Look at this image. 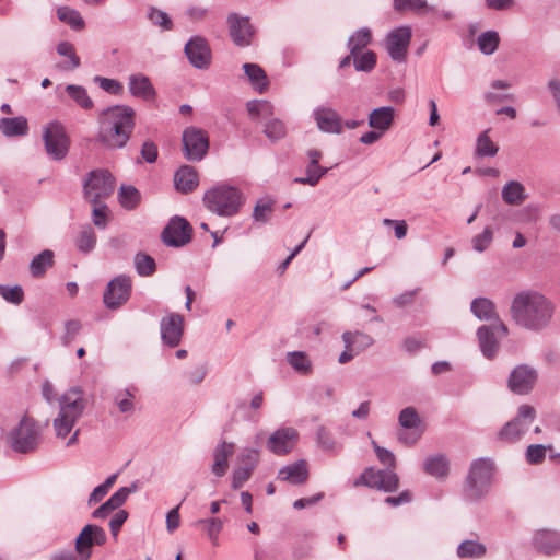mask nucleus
<instances>
[{
  "label": "nucleus",
  "instance_id": "nucleus-1",
  "mask_svg": "<svg viewBox=\"0 0 560 560\" xmlns=\"http://www.w3.org/2000/svg\"><path fill=\"white\" fill-rule=\"evenodd\" d=\"M510 313L518 327L532 332H542L551 327L556 304L538 291L524 290L513 298Z\"/></svg>",
  "mask_w": 560,
  "mask_h": 560
},
{
  "label": "nucleus",
  "instance_id": "nucleus-2",
  "mask_svg": "<svg viewBox=\"0 0 560 560\" xmlns=\"http://www.w3.org/2000/svg\"><path fill=\"white\" fill-rule=\"evenodd\" d=\"M136 112L127 105L105 108L100 116L97 141L108 149H122L135 129Z\"/></svg>",
  "mask_w": 560,
  "mask_h": 560
},
{
  "label": "nucleus",
  "instance_id": "nucleus-3",
  "mask_svg": "<svg viewBox=\"0 0 560 560\" xmlns=\"http://www.w3.org/2000/svg\"><path fill=\"white\" fill-rule=\"evenodd\" d=\"M377 459L385 466V469L365 468L361 476L354 481V486L361 485L369 488H375L385 492H394L399 487V478L395 472L396 457L389 450L380 446L375 441L372 442Z\"/></svg>",
  "mask_w": 560,
  "mask_h": 560
},
{
  "label": "nucleus",
  "instance_id": "nucleus-4",
  "mask_svg": "<svg viewBox=\"0 0 560 560\" xmlns=\"http://www.w3.org/2000/svg\"><path fill=\"white\" fill-rule=\"evenodd\" d=\"M58 404L59 412L52 425L56 436L65 439L85 410L86 400L83 389L79 386L71 387L59 397Z\"/></svg>",
  "mask_w": 560,
  "mask_h": 560
},
{
  "label": "nucleus",
  "instance_id": "nucleus-5",
  "mask_svg": "<svg viewBox=\"0 0 560 560\" xmlns=\"http://www.w3.org/2000/svg\"><path fill=\"white\" fill-rule=\"evenodd\" d=\"M205 207L219 217H234L245 202L243 192L230 185H219L203 195Z\"/></svg>",
  "mask_w": 560,
  "mask_h": 560
},
{
  "label": "nucleus",
  "instance_id": "nucleus-6",
  "mask_svg": "<svg viewBox=\"0 0 560 560\" xmlns=\"http://www.w3.org/2000/svg\"><path fill=\"white\" fill-rule=\"evenodd\" d=\"M494 474V464L490 458L475 459L469 468L464 495L466 500L477 502L490 491Z\"/></svg>",
  "mask_w": 560,
  "mask_h": 560
},
{
  "label": "nucleus",
  "instance_id": "nucleus-7",
  "mask_svg": "<svg viewBox=\"0 0 560 560\" xmlns=\"http://www.w3.org/2000/svg\"><path fill=\"white\" fill-rule=\"evenodd\" d=\"M40 430L37 423L24 416L19 424L7 434V444L16 453L27 454L35 451L39 444Z\"/></svg>",
  "mask_w": 560,
  "mask_h": 560
},
{
  "label": "nucleus",
  "instance_id": "nucleus-8",
  "mask_svg": "<svg viewBox=\"0 0 560 560\" xmlns=\"http://www.w3.org/2000/svg\"><path fill=\"white\" fill-rule=\"evenodd\" d=\"M115 189V178L107 170L91 171L83 183L84 198L90 203L103 201Z\"/></svg>",
  "mask_w": 560,
  "mask_h": 560
},
{
  "label": "nucleus",
  "instance_id": "nucleus-9",
  "mask_svg": "<svg viewBox=\"0 0 560 560\" xmlns=\"http://www.w3.org/2000/svg\"><path fill=\"white\" fill-rule=\"evenodd\" d=\"M535 417L536 410L533 406L521 405L516 416L498 432V440L506 444L516 443L527 432Z\"/></svg>",
  "mask_w": 560,
  "mask_h": 560
},
{
  "label": "nucleus",
  "instance_id": "nucleus-10",
  "mask_svg": "<svg viewBox=\"0 0 560 560\" xmlns=\"http://www.w3.org/2000/svg\"><path fill=\"white\" fill-rule=\"evenodd\" d=\"M43 141L47 155L55 160H63L70 149V139L65 127L58 121H51L43 128Z\"/></svg>",
  "mask_w": 560,
  "mask_h": 560
},
{
  "label": "nucleus",
  "instance_id": "nucleus-11",
  "mask_svg": "<svg viewBox=\"0 0 560 560\" xmlns=\"http://www.w3.org/2000/svg\"><path fill=\"white\" fill-rule=\"evenodd\" d=\"M508 334L509 329L502 320L480 326L477 330V338L482 354L487 359L494 358L500 348V339L506 337Z\"/></svg>",
  "mask_w": 560,
  "mask_h": 560
},
{
  "label": "nucleus",
  "instance_id": "nucleus-12",
  "mask_svg": "<svg viewBox=\"0 0 560 560\" xmlns=\"http://www.w3.org/2000/svg\"><path fill=\"white\" fill-rule=\"evenodd\" d=\"M184 154L187 160L201 161L209 149V138L205 130L197 127H188L183 132Z\"/></svg>",
  "mask_w": 560,
  "mask_h": 560
},
{
  "label": "nucleus",
  "instance_id": "nucleus-13",
  "mask_svg": "<svg viewBox=\"0 0 560 560\" xmlns=\"http://www.w3.org/2000/svg\"><path fill=\"white\" fill-rule=\"evenodd\" d=\"M192 228L190 223L178 215L173 217L161 233L163 243L171 247H182L191 240Z\"/></svg>",
  "mask_w": 560,
  "mask_h": 560
},
{
  "label": "nucleus",
  "instance_id": "nucleus-14",
  "mask_svg": "<svg viewBox=\"0 0 560 560\" xmlns=\"http://www.w3.org/2000/svg\"><path fill=\"white\" fill-rule=\"evenodd\" d=\"M130 294V277L119 275L108 282L103 295V301L107 308L116 310L124 305L129 300Z\"/></svg>",
  "mask_w": 560,
  "mask_h": 560
},
{
  "label": "nucleus",
  "instance_id": "nucleus-15",
  "mask_svg": "<svg viewBox=\"0 0 560 560\" xmlns=\"http://www.w3.org/2000/svg\"><path fill=\"white\" fill-rule=\"evenodd\" d=\"M537 378L538 372L535 368L520 364L511 371L508 387L516 395H527L533 390Z\"/></svg>",
  "mask_w": 560,
  "mask_h": 560
},
{
  "label": "nucleus",
  "instance_id": "nucleus-16",
  "mask_svg": "<svg viewBox=\"0 0 560 560\" xmlns=\"http://www.w3.org/2000/svg\"><path fill=\"white\" fill-rule=\"evenodd\" d=\"M106 542L105 530L94 524L85 525L75 538V551L80 556V560H89L91 558V548L102 546Z\"/></svg>",
  "mask_w": 560,
  "mask_h": 560
},
{
  "label": "nucleus",
  "instance_id": "nucleus-17",
  "mask_svg": "<svg viewBox=\"0 0 560 560\" xmlns=\"http://www.w3.org/2000/svg\"><path fill=\"white\" fill-rule=\"evenodd\" d=\"M411 36L412 33L409 26H400L388 33L386 49L394 61L402 62L406 60Z\"/></svg>",
  "mask_w": 560,
  "mask_h": 560
},
{
  "label": "nucleus",
  "instance_id": "nucleus-18",
  "mask_svg": "<svg viewBox=\"0 0 560 560\" xmlns=\"http://www.w3.org/2000/svg\"><path fill=\"white\" fill-rule=\"evenodd\" d=\"M184 51L192 67L201 70L210 67L212 57L211 48L203 37H191L186 43Z\"/></svg>",
  "mask_w": 560,
  "mask_h": 560
},
{
  "label": "nucleus",
  "instance_id": "nucleus-19",
  "mask_svg": "<svg viewBox=\"0 0 560 560\" xmlns=\"http://www.w3.org/2000/svg\"><path fill=\"white\" fill-rule=\"evenodd\" d=\"M160 328L163 342L171 348L177 347L184 332V318L177 313H171L161 319Z\"/></svg>",
  "mask_w": 560,
  "mask_h": 560
},
{
  "label": "nucleus",
  "instance_id": "nucleus-20",
  "mask_svg": "<svg viewBox=\"0 0 560 560\" xmlns=\"http://www.w3.org/2000/svg\"><path fill=\"white\" fill-rule=\"evenodd\" d=\"M298 438L299 433L294 428H281L269 436L267 446L276 455H285L293 448Z\"/></svg>",
  "mask_w": 560,
  "mask_h": 560
},
{
  "label": "nucleus",
  "instance_id": "nucleus-21",
  "mask_svg": "<svg viewBox=\"0 0 560 560\" xmlns=\"http://www.w3.org/2000/svg\"><path fill=\"white\" fill-rule=\"evenodd\" d=\"M137 490L138 481H133L129 487L119 488L106 502L94 510L92 516L94 518L107 517L113 511L126 502L129 494L136 492Z\"/></svg>",
  "mask_w": 560,
  "mask_h": 560
},
{
  "label": "nucleus",
  "instance_id": "nucleus-22",
  "mask_svg": "<svg viewBox=\"0 0 560 560\" xmlns=\"http://www.w3.org/2000/svg\"><path fill=\"white\" fill-rule=\"evenodd\" d=\"M230 36L237 46H247L253 36V27L248 18H241L236 13H231L228 18Z\"/></svg>",
  "mask_w": 560,
  "mask_h": 560
},
{
  "label": "nucleus",
  "instance_id": "nucleus-23",
  "mask_svg": "<svg viewBox=\"0 0 560 560\" xmlns=\"http://www.w3.org/2000/svg\"><path fill=\"white\" fill-rule=\"evenodd\" d=\"M314 118L320 131L337 135L342 132V120L335 109L329 107L317 108L314 112Z\"/></svg>",
  "mask_w": 560,
  "mask_h": 560
},
{
  "label": "nucleus",
  "instance_id": "nucleus-24",
  "mask_svg": "<svg viewBox=\"0 0 560 560\" xmlns=\"http://www.w3.org/2000/svg\"><path fill=\"white\" fill-rule=\"evenodd\" d=\"M277 478L281 481H287L295 486L305 483L308 479V469L306 460L299 459L292 464L283 466L278 471Z\"/></svg>",
  "mask_w": 560,
  "mask_h": 560
},
{
  "label": "nucleus",
  "instance_id": "nucleus-25",
  "mask_svg": "<svg viewBox=\"0 0 560 560\" xmlns=\"http://www.w3.org/2000/svg\"><path fill=\"white\" fill-rule=\"evenodd\" d=\"M535 549L544 555L560 551V533L550 529L537 530L533 537Z\"/></svg>",
  "mask_w": 560,
  "mask_h": 560
},
{
  "label": "nucleus",
  "instance_id": "nucleus-26",
  "mask_svg": "<svg viewBox=\"0 0 560 560\" xmlns=\"http://www.w3.org/2000/svg\"><path fill=\"white\" fill-rule=\"evenodd\" d=\"M198 173L190 165H183L174 175V185L177 191L188 194L198 186Z\"/></svg>",
  "mask_w": 560,
  "mask_h": 560
},
{
  "label": "nucleus",
  "instance_id": "nucleus-27",
  "mask_svg": "<svg viewBox=\"0 0 560 560\" xmlns=\"http://www.w3.org/2000/svg\"><path fill=\"white\" fill-rule=\"evenodd\" d=\"M234 453V444L223 441L213 451L212 472L217 477H223L229 468V457Z\"/></svg>",
  "mask_w": 560,
  "mask_h": 560
},
{
  "label": "nucleus",
  "instance_id": "nucleus-28",
  "mask_svg": "<svg viewBox=\"0 0 560 560\" xmlns=\"http://www.w3.org/2000/svg\"><path fill=\"white\" fill-rule=\"evenodd\" d=\"M395 109L392 106H382L373 109L369 115V126L385 133L394 122Z\"/></svg>",
  "mask_w": 560,
  "mask_h": 560
},
{
  "label": "nucleus",
  "instance_id": "nucleus-29",
  "mask_svg": "<svg viewBox=\"0 0 560 560\" xmlns=\"http://www.w3.org/2000/svg\"><path fill=\"white\" fill-rule=\"evenodd\" d=\"M471 313L480 320L498 323L499 317L494 303L487 298H476L470 304Z\"/></svg>",
  "mask_w": 560,
  "mask_h": 560
},
{
  "label": "nucleus",
  "instance_id": "nucleus-30",
  "mask_svg": "<svg viewBox=\"0 0 560 560\" xmlns=\"http://www.w3.org/2000/svg\"><path fill=\"white\" fill-rule=\"evenodd\" d=\"M130 93L142 100L149 101L155 96V90L150 79L143 74H132L129 77Z\"/></svg>",
  "mask_w": 560,
  "mask_h": 560
},
{
  "label": "nucleus",
  "instance_id": "nucleus-31",
  "mask_svg": "<svg viewBox=\"0 0 560 560\" xmlns=\"http://www.w3.org/2000/svg\"><path fill=\"white\" fill-rule=\"evenodd\" d=\"M423 470L432 477L443 479L450 472V462L443 454L432 455L424 459Z\"/></svg>",
  "mask_w": 560,
  "mask_h": 560
},
{
  "label": "nucleus",
  "instance_id": "nucleus-32",
  "mask_svg": "<svg viewBox=\"0 0 560 560\" xmlns=\"http://www.w3.org/2000/svg\"><path fill=\"white\" fill-rule=\"evenodd\" d=\"M341 338L345 342V348L353 349L357 354L364 351L374 343V340L370 335L361 331H345Z\"/></svg>",
  "mask_w": 560,
  "mask_h": 560
},
{
  "label": "nucleus",
  "instance_id": "nucleus-33",
  "mask_svg": "<svg viewBox=\"0 0 560 560\" xmlns=\"http://www.w3.org/2000/svg\"><path fill=\"white\" fill-rule=\"evenodd\" d=\"M0 130L5 137H21L28 132L27 119L23 116L0 119Z\"/></svg>",
  "mask_w": 560,
  "mask_h": 560
},
{
  "label": "nucleus",
  "instance_id": "nucleus-34",
  "mask_svg": "<svg viewBox=\"0 0 560 560\" xmlns=\"http://www.w3.org/2000/svg\"><path fill=\"white\" fill-rule=\"evenodd\" d=\"M243 69L255 90L262 93L268 88V78L265 70L257 63H244Z\"/></svg>",
  "mask_w": 560,
  "mask_h": 560
},
{
  "label": "nucleus",
  "instance_id": "nucleus-35",
  "mask_svg": "<svg viewBox=\"0 0 560 560\" xmlns=\"http://www.w3.org/2000/svg\"><path fill=\"white\" fill-rule=\"evenodd\" d=\"M54 265V252L44 249L36 255L30 262V272L34 278H39L45 275L48 268Z\"/></svg>",
  "mask_w": 560,
  "mask_h": 560
},
{
  "label": "nucleus",
  "instance_id": "nucleus-36",
  "mask_svg": "<svg viewBox=\"0 0 560 560\" xmlns=\"http://www.w3.org/2000/svg\"><path fill=\"white\" fill-rule=\"evenodd\" d=\"M502 199L508 205L517 206L521 205L525 199V188L518 182H510L502 188Z\"/></svg>",
  "mask_w": 560,
  "mask_h": 560
},
{
  "label": "nucleus",
  "instance_id": "nucleus-37",
  "mask_svg": "<svg viewBox=\"0 0 560 560\" xmlns=\"http://www.w3.org/2000/svg\"><path fill=\"white\" fill-rule=\"evenodd\" d=\"M372 34L368 27H362L354 32L348 39V48L352 56L364 51L363 49L371 43Z\"/></svg>",
  "mask_w": 560,
  "mask_h": 560
},
{
  "label": "nucleus",
  "instance_id": "nucleus-38",
  "mask_svg": "<svg viewBox=\"0 0 560 560\" xmlns=\"http://www.w3.org/2000/svg\"><path fill=\"white\" fill-rule=\"evenodd\" d=\"M287 361L294 371L302 375H308L312 373V362L308 355L303 351L288 352Z\"/></svg>",
  "mask_w": 560,
  "mask_h": 560
},
{
  "label": "nucleus",
  "instance_id": "nucleus-39",
  "mask_svg": "<svg viewBox=\"0 0 560 560\" xmlns=\"http://www.w3.org/2000/svg\"><path fill=\"white\" fill-rule=\"evenodd\" d=\"M118 199L122 208L132 210L141 200L140 191L131 185H121L118 191Z\"/></svg>",
  "mask_w": 560,
  "mask_h": 560
},
{
  "label": "nucleus",
  "instance_id": "nucleus-40",
  "mask_svg": "<svg viewBox=\"0 0 560 560\" xmlns=\"http://www.w3.org/2000/svg\"><path fill=\"white\" fill-rule=\"evenodd\" d=\"M65 90L69 97L73 102H75L77 105L81 108L85 110L93 108L94 103L89 96L88 91L84 86L77 84H68Z\"/></svg>",
  "mask_w": 560,
  "mask_h": 560
},
{
  "label": "nucleus",
  "instance_id": "nucleus-41",
  "mask_svg": "<svg viewBox=\"0 0 560 560\" xmlns=\"http://www.w3.org/2000/svg\"><path fill=\"white\" fill-rule=\"evenodd\" d=\"M305 172L306 176L295 177L293 182L314 187L319 183L320 178L327 174L328 168L308 161Z\"/></svg>",
  "mask_w": 560,
  "mask_h": 560
},
{
  "label": "nucleus",
  "instance_id": "nucleus-42",
  "mask_svg": "<svg viewBox=\"0 0 560 560\" xmlns=\"http://www.w3.org/2000/svg\"><path fill=\"white\" fill-rule=\"evenodd\" d=\"M57 52L60 56L69 58V61L62 62L59 67L62 70H73L80 67L81 61L79 56L75 52L74 46L69 42H61L57 46Z\"/></svg>",
  "mask_w": 560,
  "mask_h": 560
},
{
  "label": "nucleus",
  "instance_id": "nucleus-43",
  "mask_svg": "<svg viewBox=\"0 0 560 560\" xmlns=\"http://www.w3.org/2000/svg\"><path fill=\"white\" fill-rule=\"evenodd\" d=\"M488 133L489 129L482 131L477 138L475 154L478 158L494 156L499 151V147L490 139Z\"/></svg>",
  "mask_w": 560,
  "mask_h": 560
},
{
  "label": "nucleus",
  "instance_id": "nucleus-44",
  "mask_svg": "<svg viewBox=\"0 0 560 560\" xmlns=\"http://www.w3.org/2000/svg\"><path fill=\"white\" fill-rule=\"evenodd\" d=\"M58 19L68 24L73 30H82L85 25L83 18L80 12L70 7H60L57 10Z\"/></svg>",
  "mask_w": 560,
  "mask_h": 560
},
{
  "label": "nucleus",
  "instance_id": "nucleus-45",
  "mask_svg": "<svg viewBox=\"0 0 560 560\" xmlns=\"http://www.w3.org/2000/svg\"><path fill=\"white\" fill-rule=\"evenodd\" d=\"M500 36L495 31L481 33L477 38V45L485 55H492L499 47Z\"/></svg>",
  "mask_w": 560,
  "mask_h": 560
},
{
  "label": "nucleus",
  "instance_id": "nucleus-46",
  "mask_svg": "<svg viewBox=\"0 0 560 560\" xmlns=\"http://www.w3.org/2000/svg\"><path fill=\"white\" fill-rule=\"evenodd\" d=\"M487 548L483 544L475 540H464L457 548L460 558H479L486 555Z\"/></svg>",
  "mask_w": 560,
  "mask_h": 560
},
{
  "label": "nucleus",
  "instance_id": "nucleus-47",
  "mask_svg": "<svg viewBox=\"0 0 560 560\" xmlns=\"http://www.w3.org/2000/svg\"><path fill=\"white\" fill-rule=\"evenodd\" d=\"M376 54L372 50H364L353 56V66L357 71L371 72L376 66Z\"/></svg>",
  "mask_w": 560,
  "mask_h": 560
},
{
  "label": "nucleus",
  "instance_id": "nucleus-48",
  "mask_svg": "<svg viewBox=\"0 0 560 560\" xmlns=\"http://www.w3.org/2000/svg\"><path fill=\"white\" fill-rule=\"evenodd\" d=\"M147 19L162 31H171L173 28V21L170 15L155 7H149Z\"/></svg>",
  "mask_w": 560,
  "mask_h": 560
},
{
  "label": "nucleus",
  "instance_id": "nucleus-49",
  "mask_svg": "<svg viewBox=\"0 0 560 560\" xmlns=\"http://www.w3.org/2000/svg\"><path fill=\"white\" fill-rule=\"evenodd\" d=\"M135 266L137 272L142 277H149L153 275L156 269L154 258L144 253H138L135 256Z\"/></svg>",
  "mask_w": 560,
  "mask_h": 560
},
{
  "label": "nucleus",
  "instance_id": "nucleus-50",
  "mask_svg": "<svg viewBox=\"0 0 560 560\" xmlns=\"http://www.w3.org/2000/svg\"><path fill=\"white\" fill-rule=\"evenodd\" d=\"M96 244V234L91 226L83 229L78 238L77 247L81 253H90Z\"/></svg>",
  "mask_w": 560,
  "mask_h": 560
},
{
  "label": "nucleus",
  "instance_id": "nucleus-51",
  "mask_svg": "<svg viewBox=\"0 0 560 560\" xmlns=\"http://www.w3.org/2000/svg\"><path fill=\"white\" fill-rule=\"evenodd\" d=\"M273 200L259 199L253 210V219L256 222H267L273 211Z\"/></svg>",
  "mask_w": 560,
  "mask_h": 560
},
{
  "label": "nucleus",
  "instance_id": "nucleus-52",
  "mask_svg": "<svg viewBox=\"0 0 560 560\" xmlns=\"http://www.w3.org/2000/svg\"><path fill=\"white\" fill-rule=\"evenodd\" d=\"M264 133L275 142L285 137L287 128L280 119L273 118L266 122Z\"/></svg>",
  "mask_w": 560,
  "mask_h": 560
},
{
  "label": "nucleus",
  "instance_id": "nucleus-53",
  "mask_svg": "<svg viewBox=\"0 0 560 560\" xmlns=\"http://www.w3.org/2000/svg\"><path fill=\"white\" fill-rule=\"evenodd\" d=\"M399 424L402 429L415 430L419 427L421 420L413 407H407L402 409L398 417Z\"/></svg>",
  "mask_w": 560,
  "mask_h": 560
},
{
  "label": "nucleus",
  "instance_id": "nucleus-54",
  "mask_svg": "<svg viewBox=\"0 0 560 560\" xmlns=\"http://www.w3.org/2000/svg\"><path fill=\"white\" fill-rule=\"evenodd\" d=\"M493 240V230L490 226L485 228L482 233L477 234L472 237L471 244L472 248L478 252H485Z\"/></svg>",
  "mask_w": 560,
  "mask_h": 560
},
{
  "label": "nucleus",
  "instance_id": "nucleus-55",
  "mask_svg": "<svg viewBox=\"0 0 560 560\" xmlns=\"http://www.w3.org/2000/svg\"><path fill=\"white\" fill-rule=\"evenodd\" d=\"M0 295L12 304H20L23 301L24 292L22 287L14 285L9 287L4 284H0Z\"/></svg>",
  "mask_w": 560,
  "mask_h": 560
},
{
  "label": "nucleus",
  "instance_id": "nucleus-56",
  "mask_svg": "<svg viewBox=\"0 0 560 560\" xmlns=\"http://www.w3.org/2000/svg\"><path fill=\"white\" fill-rule=\"evenodd\" d=\"M393 7L397 12H418L428 8L427 0H394Z\"/></svg>",
  "mask_w": 560,
  "mask_h": 560
},
{
  "label": "nucleus",
  "instance_id": "nucleus-57",
  "mask_svg": "<svg viewBox=\"0 0 560 560\" xmlns=\"http://www.w3.org/2000/svg\"><path fill=\"white\" fill-rule=\"evenodd\" d=\"M93 205L92 220L95 226L105 229L107 225L108 208L103 201H98Z\"/></svg>",
  "mask_w": 560,
  "mask_h": 560
},
{
  "label": "nucleus",
  "instance_id": "nucleus-58",
  "mask_svg": "<svg viewBox=\"0 0 560 560\" xmlns=\"http://www.w3.org/2000/svg\"><path fill=\"white\" fill-rule=\"evenodd\" d=\"M94 81L98 83L100 88L113 95H119L124 91V85L115 80L96 75Z\"/></svg>",
  "mask_w": 560,
  "mask_h": 560
},
{
  "label": "nucleus",
  "instance_id": "nucleus-59",
  "mask_svg": "<svg viewBox=\"0 0 560 560\" xmlns=\"http://www.w3.org/2000/svg\"><path fill=\"white\" fill-rule=\"evenodd\" d=\"M316 440L318 445L325 451H334L336 447V441L331 433L323 425L317 428Z\"/></svg>",
  "mask_w": 560,
  "mask_h": 560
},
{
  "label": "nucleus",
  "instance_id": "nucleus-60",
  "mask_svg": "<svg viewBox=\"0 0 560 560\" xmlns=\"http://www.w3.org/2000/svg\"><path fill=\"white\" fill-rule=\"evenodd\" d=\"M238 460L241 464L240 466L255 469L259 462V452L256 448L246 447L240 454Z\"/></svg>",
  "mask_w": 560,
  "mask_h": 560
},
{
  "label": "nucleus",
  "instance_id": "nucleus-61",
  "mask_svg": "<svg viewBox=\"0 0 560 560\" xmlns=\"http://www.w3.org/2000/svg\"><path fill=\"white\" fill-rule=\"evenodd\" d=\"M81 329V324L78 320L71 319L65 324V334L61 337L63 346L68 347L77 337Z\"/></svg>",
  "mask_w": 560,
  "mask_h": 560
},
{
  "label": "nucleus",
  "instance_id": "nucleus-62",
  "mask_svg": "<svg viewBox=\"0 0 560 560\" xmlns=\"http://www.w3.org/2000/svg\"><path fill=\"white\" fill-rule=\"evenodd\" d=\"M546 457V447L542 444H530L526 451V459L529 464H540Z\"/></svg>",
  "mask_w": 560,
  "mask_h": 560
},
{
  "label": "nucleus",
  "instance_id": "nucleus-63",
  "mask_svg": "<svg viewBox=\"0 0 560 560\" xmlns=\"http://www.w3.org/2000/svg\"><path fill=\"white\" fill-rule=\"evenodd\" d=\"M253 471H254V469L250 467H243V466L237 467L233 471V477H232L233 489L241 488L244 485V482H246L250 478Z\"/></svg>",
  "mask_w": 560,
  "mask_h": 560
},
{
  "label": "nucleus",
  "instance_id": "nucleus-64",
  "mask_svg": "<svg viewBox=\"0 0 560 560\" xmlns=\"http://www.w3.org/2000/svg\"><path fill=\"white\" fill-rule=\"evenodd\" d=\"M199 523H205V530L211 540L217 539L218 534L223 527L222 521L217 517L199 520Z\"/></svg>",
  "mask_w": 560,
  "mask_h": 560
}]
</instances>
